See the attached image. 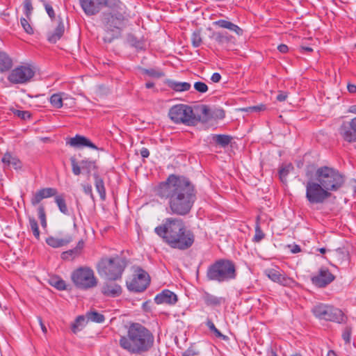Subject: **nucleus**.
<instances>
[{"label":"nucleus","instance_id":"7","mask_svg":"<svg viewBox=\"0 0 356 356\" xmlns=\"http://www.w3.org/2000/svg\"><path fill=\"white\" fill-rule=\"evenodd\" d=\"M315 175L316 181L329 192L337 191L344 183L342 175L332 168L321 167L316 170Z\"/></svg>","mask_w":356,"mask_h":356},{"label":"nucleus","instance_id":"30","mask_svg":"<svg viewBox=\"0 0 356 356\" xmlns=\"http://www.w3.org/2000/svg\"><path fill=\"white\" fill-rule=\"evenodd\" d=\"M168 86L177 92H184L190 90L191 86L188 82H179L173 80L168 81Z\"/></svg>","mask_w":356,"mask_h":356},{"label":"nucleus","instance_id":"27","mask_svg":"<svg viewBox=\"0 0 356 356\" xmlns=\"http://www.w3.org/2000/svg\"><path fill=\"white\" fill-rule=\"evenodd\" d=\"M102 7L108 8L111 13L125 12V6L120 0H102Z\"/></svg>","mask_w":356,"mask_h":356},{"label":"nucleus","instance_id":"51","mask_svg":"<svg viewBox=\"0 0 356 356\" xmlns=\"http://www.w3.org/2000/svg\"><path fill=\"white\" fill-rule=\"evenodd\" d=\"M144 72L149 76L160 78L164 76V74L161 71H157L154 69L144 70Z\"/></svg>","mask_w":356,"mask_h":356},{"label":"nucleus","instance_id":"60","mask_svg":"<svg viewBox=\"0 0 356 356\" xmlns=\"http://www.w3.org/2000/svg\"><path fill=\"white\" fill-rule=\"evenodd\" d=\"M287 98V94L283 92H281L277 96V100L279 102H284Z\"/></svg>","mask_w":356,"mask_h":356},{"label":"nucleus","instance_id":"39","mask_svg":"<svg viewBox=\"0 0 356 356\" xmlns=\"http://www.w3.org/2000/svg\"><path fill=\"white\" fill-rule=\"evenodd\" d=\"M29 226L33 232V236L37 238H40V231L37 220L33 217L29 218Z\"/></svg>","mask_w":356,"mask_h":356},{"label":"nucleus","instance_id":"28","mask_svg":"<svg viewBox=\"0 0 356 356\" xmlns=\"http://www.w3.org/2000/svg\"><path fill=\"white\" fill-rule=\"evenodd\" d=\"M5 167L13 168L15 170L22 168V162L10 153H6L1 159Z\"/></svg>","mask_w":356,"mask_h":356},{"label":"nucleus","instance_id":"3","mask_svg":"<svg viewBox=\"0 0 356 356\" xmlns=\"http://www.w3.org/2000/svg\"><path fill=\"white\" fill-rule=\"evenodd\" d=\"M154 343V336L140 323H132L127 336L121 337L120 346L131 354H140L151 348Z\"/></svg>","mask_w":356,"mask_h":356},{"label":"nucleus","instance_id":"8","mask_svg":"<svg viewBox=\"0 0 356 356\" xmlns=\"http://www.w3.org/2000/svg\"><path fill=\"white\" fill-rule=\"evenodd\" d=\"M168 115L175 123H182L194 126L201 121V115H195L191 106L186 104H177L170 108Z\"/></svg>","mask_w":356,"mask_h":356},{"label":"nucleus","instance_id":"45","mask_svg":"<svg viewBox=\"0 0 356 356\" xmlns=\"http://www.w3.org/2000/svg\"><path fill=\"white\" fill-rule=\"evenodd\" d=\"M43 198H47L55 196L57 194V190L53 188H45L40 190Z\"/></svg>","mask_w":356,"mask_h":356},{"label":"nucleus","instance_id":"48","mask_svg":"<svg viewBox=\"0 0 356 356\" xmlns=\"http://www.w3.org/2000/svg\"><path fill=\"white\" fill-rule=\"evenodd\" d=\"M264 234L261 231L259 225L257 224L255 227V234L253 238V241L256 243L260 242L264 238Z\"/></svg>","mask_w":356,"mask_h":356},{"label":"nucleus","instance_id":"47","mask_svg":"<svg viewBox=\"0 0 356 356\" xmlns=\"http://www.w3.org/2000/svg\"><path fill=\"white\" fill-rule=\"evenodd\" d=\"M194 88L196 91L200 93H205L208 91L207 85L201 81H197L194 83Z\"/></svg>","mask_w":356,"mask_h":356},{"label":"nucleus","instance_id":"18","mask_svg":"<svg viewBox=\"0 0 356 356\" xmlns=\"http://www.w3.org/2000/svg\"><path fill=\"white\" fill-rule=\"evenodd\" d=\"M79 3L85 14L95 15L102 10V0H79Z\"/></svg>","mask_w":356,"mask_h":356},{"label":"nucleus","instance_id":"42","mask_svg":"<svg viewBox=\"0 0 356 356\" xmlns=\"http://www.w3.org/2000/svg\"><path fill=\"white\" fill-rule=\"evenodd\" d=\"M80 254L79 252H77V250L74 248L65 252H63L61 254V258L64 260H71L76 257Z\"/></svg>","mask_w":356,"mask_h":356},{"label":"nucleus","instance_id":"46","mask_svg":"<svg viewBox=\"0 0 356 356\" xmlns=\"http://www.w3.org/2000/svg\"><path fill=\"white\" fill-rule=\"evenodd\" d=\"M85 321V318L83 316H79L74 322V323L72 326V330L74 333H76L80 329L79 326H82L83 322Z\"/></svg>","mask_w":356,"mask_h":356},{"label":"nucleus","instance_id":"52","mask_svg":"<svg viewBox=\"0 0 356 356\" xmlns=\"http://www.w3.org/2000/svg\"><path fill=\"white\" fill-rule=\"evenodd\" d=\"M20 22L23 29L27 33L32 34L33 33V30L26 19L21 18Z\"/></svg>","mask_w":356,"mask_h":356},{"label":"nucleus","instance_id":"50","mask_svg":"<svg viewBox=\"0 0 356 356\" xmlns=\"http://www.w3.org/2000/svg\"><path fill=\"white\" fill-rule=\"evenodd\" d=\"M24 13H25L26 17L29 18V17L32 13V10H33V6H32L31 0H25L24 1Z\"/></svg>","mask_w":356,"mask_h":356},{"label":"nucleus","instance_id":"32","mask_svg":"<svg viewBox=\"0 0 356 356\" xmlns=\"http://www.w3.org/2000/svg\"><path fill=\"white\" fill-rule=\"evenodd\" d=\"M211 38L213 39L219 44L228 43L231 40V36L227 32H213Z\"/></svg>","mask_w":356,"mask_h":356},{"label":"nucleus","instance_id":"9","mask_svg":"<svg viewBox=\"0 0 356 356\" xmlns=\"http://www.w3.org/2000/svg\"><path fill=\"white\" fill-rule=\"evenodd\" d=\"M71 278L74 285L81 289L87 290L97 285V279L93 270L88 267H80L74 270Z\"/></svg>","mask_w":356,"mask_h":356},{"label":"nucleus","instance_id":"36","mask_svg":"<svg viewBox=\"0 0 356 356\" xmlns=\"http://www.w3.org/2000/svg\"><path fill=\"white\" fill-rule=\"evenodd\" d=\"M55 202L56 203L61 213H63L65 215H69L68 209L63 195H56Z\"/></svg>","mask_w":356,"mask_h":356},{"label":"nucleus","instance_id":"10","mask_svg":"<svg viewBox=\"0 0 356 356\" xmlns=\"http://www.w3.org/2000/svg\"><path fill=\"white\" fill-rule=\"evenodd\" d=\"M305 187V197L312 204H323L331 196V193L327 191L316 179L308 181Z\"/></svg>","mask_w":356,"mask_h":356},{"label":"nucleus","instance_id":"22","mask_svg":"<svg viewBox=\"0 0 356 356\" xmlns=\"http://www.w3.org/2000/svg\"><path fill=\"white\" fill-rule=\"evenodd\" d=\"M201 121L206 122L213 118H223L225 112L222 109L211 110L207 106L203 105L201 107Z\"/></svg>","mask_w":356,"mask_h":356},{"label":"nucleus","instance_id":"56","mask_svg":"<svg viewBox=\"0 0 356 356\" xmlns=\"http://www.w3.org/2000/svg\"><path fill=\"white\" fill-rule=\"evenodd\" d=\"M83 189L86 194L89 195L92 199L94 198L91 185H90V184L83 185Z\"/></svg>","mask_w":356,"mask_h":356},{"label":"nucleus","instance_id":"4","mask_svg":"<svg viewBox=\"0 0 356 356\" xmlns=\"http://www.w3.org/2000/svg\"><path fill=\"white\" fill-rule=\"evenodd\" d=\"M127 266L125 258L115 256L103 257L97 264L98 274L108 280L115 281L120 280Z\"/></svg>","mask_w":356,"mask_h":356},{"label":"nucleus","instance_id":"17","mask_svg":"<svg viewBox=\"0 0 356 356\" xmlns=\"http://www.w3.org/2000/svg\"><path fill=\"white\" fill-rule=\"evenodd\" d=\"M334 275L327 268H321L318 273L312 278L313 284L318 287H325L334 280Z\"/></svg>","mask_w":356,"mask_h":356},{"label":"nucleus","instance_id":"12","mask_svg":"<svg viewBox=\"0 0 356 356\" xmlns=\"http://www.w3.org/2000/svg\"><path fill=\"white\" fill-rule=\"evenodd\" d=\"M35 72L27 65L16 67L10 71L7 79L13 84H25L34 76Z\"/></svg>","mask_w":356,"mask_h":356},{"label":"nucleus","instance_id":"43","mask_svg":"<svg viewBox=\"0 0 356 356\" xmlns=\"http://www.w3.org/2000/svg\"><path fill=\"white\" fill-rule=\"evenodd\" d=\"M191 42L194 47H198L201 45L202 40L199 31H194L191 35Z\"/></svg>","mask_w":356,"mask_h":356},{"label":"nucleus","instance_id":"26","mask_svg":"<svg viewBox=\"0 0 356 356\" xmlns=\"http://www.w3.org/2000/svg\"><path fill=\"white\" fill-rule=\"evenodd\" d=\"M332 258L335 259L338 263H348L349 261L348 251L344 248H339L334 250H329Z\"/></svg>","mask_w":356,"mask_h":356},{"label":"nucleus","instance_id":"37","mask_svg":"<svg viewBox=\"0 0 356 356\" xmlns=\"http://www.w3.org/2000/svg\"><path fill=\"white\" fill-rule=\"evenodd\" d=\"M206 325L209 330L213 332L215 336L218 338L222 339V340H228V337L222 334L215 326L214 323L211 320H207Z\"/></svg>","mask_w":356,"mask_h":356},{"label":"nucleus","instance_id":"5","mask_svg":"<svg viewBox=\"0 0 356 356\" xmlns=\"http://www.w3.org/2000/svg\"><path fill=\"white\" fill-rule=\"evenodd\" d=\"M125 20V12L102 13L101 22L102 28L106 33V35L103 37L104 42L111 43L115 38L119 36L124 26Z\"/></svg>","mask_w":356,"mask_h":356},{"label":"nucleus","instance_id":"58","mask_svg":"<svg viewBox=\"0 0 356 356\" xmlns=\"http://www.w3.org/2000/svg\"><path fill=\"white\" fill-rule=\"evenodd\" d=\"M288 248L290 249L291 253L296 254L301 251L300 247L298 245H289Z\"/></svg>","mask_w":356,"mask_h":356},{"label":"nucleus","instance_id":"2","mask_svg":"<svg viewBox=\"0 0 356 356\" xmlns=\"http://www.w3.org/2000/svg\"><path fill=\"white\" fill-rule=\"evenodd\" d=\"M154 232L170 248L180 250L190 248L195 241L193 232L180 218H165L161 225L155 227Z\"/></svg>","mask_w":356,"mask_h":356},{"label":"nucleus","instance_id":"19","mask_svg":"<svg viewBox=\"0 0 356 356\" xmlns=\"http://www.w3.org/2000/svg\"><path fill=\"white\" fill-rule=\"evenodd\" d=\"M73 237L71 234H65L58 236H49L46 238V243L54 248L63 247L71 243Z\"/></svg>","mask_w":356,"mask_h":356},{"label":"nucleus","instance_id":"1","mask_svg":"<svg viewBox=\"0 0 356 356\" xmlns=\"http://www.w3.org/2000/svg\"><path fill=\"white\" fill-rule=\"evenodd\" d=\"M156 195L168 200L170 214L186 216L191 211L196 200L194 187L188 179L170 175L156 189Z\"/></svg>","mask_w":356,"mask_h":356},{"label":"nucleus","instance_id":"11","mask_svg":"<svg viewBox=\"0 0 356 356\" xmlns=\"http://www.w3.org/2000/svg\"><path fill=\"white\" fill-rule=\"evenodd\" d=\"M314 315L322 320L341 323L343 321V314L341 310L331 305L322 303L315 305L312 309Z\"/></svg>","mask_w":356,"mask_h":356},{"label":"nucleus","instance_id":"24","mask_svg":"<svg viewBox=\"0 0 356 356\" xmlns=\"http://www.w3.org/2000/svg\"><path fill=\"white\" fill-rule=\"evenodd\" d=\"M65 32V26L63 19L59 16L57 19V26L53 32L48 33V40L51 43H56L63 35Z\"/></svg>","mask_w":356,"mask_h":356},{"label":"nucleus","instance_id":"44","mask_svg":"<svg viewBox=\"0 0 356 356\" xmlns=\"http://www.w3.org/2000/svg\"><path fill=\"white\" fill-rule=\"evenodd\" d=\"M38 218L40 220L41 225L43 228L47 227V220H46V214L44 211V207L42 205H40L38 208Z\"/></svg>","mask_w":356,"mask_h":356},{"label":"nucleus","instance_id":"49","mask_svg":"<svg viewBox=\"0 0 356 356\" xmlns=\"http://www.w3.org/2000/svg\"><path fill=\"white\" fill-rule=\"evenodd\" d=\"M352 333V328L350 327H346L342 333V338L346 342V343H349L350 342Z\"/></svg>","mask_w":356,"mask_h":356},{"label":"nucleus","instance_id":"38","mask_svg":"<svg viewBox=\"0 0 356 356\" xmlns=\"http://www.w3.org/2000/svg\"><path fill=\"white\" fill-rule=\"evenodd\" d=\"M86 317L88 320L96 323H102L104 321V316L102 314L97 312H90L87 313Z\"/></svg>","mask_w":356,"mask_h":356},{"label":"nucleus","instance_id":"20","mask_svg":"<svg viewBox=\"0 0 356 356\" xmlns=\"http://www.w3.org/2000/svg\"><path fill=\"white\" fill-rule=\"evenodd\" d=\"M101 291L106 296L115 298L121 295L122 287L113 281L108 280L104 283Z\"/></svg>","mask_w":356,"mask_h":356},{"label":"nucleus","instance_id":"41","mask_svg":"<svg viewBox=\"0 0 356 356\" xmlns=\"http://www.w3.org/2000/svg\"><path fill=\"white\" fill-rule=\"evenodd\" d=\"M50 102L56 108H60L63 106V98L60 94L52 95L50 97Z\"/></svg>","mask_w":356,"mask_h":356},{"label":"nucleus","instance_id":"35","mask_svg":"<svg viewBox=\"0 0 356 356\" xmlns=\"http://www.w3.org/2000/svg\"><path fill=\"white\" fill-rule=\"evenodd\" d=\"M294 169L291 163L282 165L279 170L280 179L282 182L286 181L287 175Z\"/></svg>","mask_w":356,"mask_h":356},{"label":"nucleus","instance_id":"29","mask_svg":"<svg viewBox=\"0 0 356 356\" xmlns=\"http://www.w3.org/2000/svg\"><path fill=\"white\" fill-rule=\"evenodd\" d=\"M93 177L95 179V186L98 192L101 200H105L106 199V188L104 186V179L99 176L97 172H95L93 174Z\"/></svg>","mask_w":356,"mask_h":356},{"label":"nucleus","instance_id":"33","mask_svg":"<svg viewBox=\"0 0 356 356\" xmlns=\"http://www.w3.org/2000/svg\"><path fill=\"white\" fill-rule=\"evenodd\" d=\"M212 139L216 144L225 147L231 143L232 137L228 135L213 134Z\"/></svg>","mask_w":356,"mask_h":356},{"label":"nucleus","instance_id":"57","mask_svg":"<svg viewBox=\"0 0 356 356\" xmlns=\"http://www.w3.org/2000/svg\"><path fill=\"white\" fill-rule=\"evenodd\" d=\"M266 107L264 104H260L258 106H254L249 107L248 110L250 111L259 112L266 110Z\"/></svg>","mask_w":356,"mask_h":356},{"label":"nucleus","instance_id":"34","mask_svg":"<svg viewBox=\"0 0 356 356\" xmlns=\"http://www.w3.org/2000/svg\"><path fill=\"white\" fill-rule=\"evenodd\" d=\"M202 298L205 304L208 306H217L220 305L222 302L221 298H218L208 293H205Z\"/></svg>","mask_w":356,"mask_h":356},{"label":"nucleus","instance_id":"54","mask_svg":"<svg viewBox=\"0 0 356 356\" xmlns=\"http://www.w3.org/2000/svg\"><path fill=\"white\" fill-rule=\"evenodd\" d=\"M14 114L22 120H27L31 118V113L27 111L16 110L14 111Z\"/></svg>","mask_w":356,"mask_h":356},{"label":"nucleus","instance_id":"53","mask_svg":"<svg viewBox=\"0 0 356 356\" xmlns=\"http://www.w3.org/2000/svg\"><path fill=\"white\" fill-rule=\"evenodd\" d=\"M43 199L44 198L42 193L40 191H38L33 195L31 202L32 205L35 206L36 204H39Z\"/></svg>","mask_w":356,"mask_h":356},{"label":"nucleus","instance_id":"59","mask_svg":"<svg viewBox=\"0 0 356 356\" xmlns=\"http://www.w3.org/2000/svg\"><path fill=\"white\" fill-rule=\"evenodd\" d=\"M211 80L213 83H218L221 80V75L218 72H215L211 75Z\"/></svg>","mask_w":356,"mask_h":356},{"label":"nucleus","instance_id":"62","mask_svg":"<svg viewBox=\"0 0 356 356\" xmlns=\"http://www.w3.org/2000/svg\"><path fill=\"white\" fill-rule=\"evenodd\" d=\"M277 49L281 53H286L288 51L289 48L286 44H282L277 47Z\"/></svg>","mask_w":356,"mask_h":356},{"label":"nucleus","instance_id":"61","mask_svg":"<svg viewBox=\"0 0 356 356\" xmlns=\"http://www.w3.org/2000/svg\"><path fill=\"white\" fill-rule=\"evenodd\" d=\"M140 155L143 158H147L149 156V152L147 148L143 147L140 149Z\"/></svg>","mask_w":356,"mask_h":356},{"label":"nucleus","instance_id":"16","mask_svg":"<svg viewBox=\"0 0 356 356\" xmlns=\"http://www.w3.org/2000/svg\"><path fill=\"white\" fill-rule=\"evenodd\" d=\"M70 162L72 172L76 176L81 173V169L89 175L92 170L97 168L95 162L88 159H83L79 163L74 157H71Z\"/></svg>","mask_w":356,"mask_h":356},{"label":"nucleus","instance_id":"6","mask_svg":"<svg viewBox=\"0 0 356 356\" xmlns=\"http://www.w3.org/2000/svg\"><path fill=\"white\" fill-rule=\"evenodd\" d=\"M236 277L235 266L231 261L220 259L211 265L207 272V277L211 281L225 282Z\"/></svg>","mask_w":356,"mask_h":356},{"label":"nucleus","instance_id":"13","mask_svg":"<svg viewBox=\"0 0 356 356\" xmlns=\"http://www.w3.org/2000/svg\"><path fill=\"white\" fill-rule=\"evenodd\" d=\"M149 281L150 279L147 273L141 268H138L133 278L130 281H127L126 284L129 291L141 292L146 289Z\"/></svg>","mask_w":356,"mask_h":356},{"label":"nucleus","instance_id":"15","mask_svg":"<svg viewBox=\"0 0 356 356\" xmlns=\"http://www.w3.org/2000/svg\"><path fill=\"white\" fill-rule=\"evenodd\" d=\"M264 274L273 282L283 286H291L294 282L291 278L282 273L278 267L267 268L264 270Z\"/></svg>","mask_w":356,"mask_h":356},{"label":"nucleus","instance_id":"63","mask_svg":"<svg viewBox=\"0 0 356 356\" xmlns=\"http://www.w3.org/2000/svg\"><path fill=\"white\" fill-rule=\"evenodd\" d=\"M84 246V242L83 240H81L78 242L76 248H74L78 252L81 253V250L83 249Z\"/></svg>","mask_w":356,"mask_h":356},{"label":"nucleus","instance_id":"23","mask_svg":"<svg viewBox=\"0 0 356 356\" xmlns=\"http://www.w3.org/2000/svg\"><path fill=\"white\" fill-rule=\"evenodd\" d=\"M156 304H175L177 301V295L170 290H163L161 293L157 294L154 298Z\"/></svg>","mask_w":356,"mask_h":356},{"label":"nucleus","instance_id":"14","mask_svg":"<svg viewBox=\"0 0 356 356\" xmlns=\"http://www.w3.org/2000/svg\"><path fill=\"white\" fill-rule=\"evenodd\" d=\"M342 138L348 143L356 142V121L355 118L350 121L343 122L339 129Z\"/></svg>","mask_w":356,"mask_h":356},{"label":"nucleus","instance_id":"64","mask_svg":"<svg viewBox=\"0 0 356 356\" xmlns=\"http://www.w3.org/2000/svg\"><path fill=\"white\" fill-rule=\"evenodd\" d=\"M348 90L351 93L356 92V86L353 84H348Z\"/></svg>","mask_w":356,"mask_h":356},{"label":"nucleus","instance_id":"31","mask_svg":"<svg viewBox=\"0 0 356 356\" xmlns=\"http://www.w3.org/2000/svg\"><path fill=\"white\" fill-rule=\"evenodd\" d=\"M12 65L11 58L5 52L0 51V71H7L11 68Z\"/></svg>","mask_w":356,"mask_h":356},{"label":"nucleus","instance_id":"40","mask_svg":"<svg viewBox=\"0 0 356 356\" xmlns=\"http://www.w3.org/2000/svg\"><path fill=\"white\" fill-rule=\"evenodd\" d=\"M49 283L51 286H54L58 290H65L66 289V284L64 280L59 277L51 278Z\"/></svg>","mask_w":356,"mask_h":356},{"label":"nucleus","instance_id":"55","mask_svg":"<svg viewBox=\"0 0 356 356\" xmlns=\"http://www.w3.org/2000/svg\"><path fill=\"white\" fill-rule=\"evenodd\" d=\"M44 8L48 15L51 17V19H54L55 17V13L52 6L49 3H45Z\"/></svg>","mask_w":356,"mask_h":356},{"label":"nucleus","instance_id":"25","mask_svg":"<svg viewBox=\"0 0 356 356\" xmlns=\"http://www.w3.org/2000/svg\"><path fill=\"white\" fill-rule=\"evenodd\" d=\"M213 25L218 26L220 28L226 29L229 30L230 31L234 32L238 35H243V31L236 24L225 20V19H219L218 21L213 22Z\"/></svg>","mask_w":356,"mask_h":356},{"label":"nucleus","instance_id":"21","mask_svg":"<svg viewBox=\"0 0 356 356\" xmlns=\"http://www.w3.org/2000/svg\"><path fill=\"white\" fill-rule=\"evenodd\" d=\"M67 144L72 147L76 148H82L84 147H88L93 149H98L97 147L92 143L88 138L83 136L76 135L74 137L70 138Z\"/></svg>","mask_w":356,"mask_h":356}]
</instances>
